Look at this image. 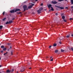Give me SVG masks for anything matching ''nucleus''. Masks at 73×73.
Here are the masks:
<instances>
[{
    "instance_id": "obj_1",
    "label": "nucleus",
    "mask_w": 73,
    "mask_h": 73,
    "mask_svg": "<svg viewBox=\"0 0 73 73\" xmlns=\"http://www.w3.org/2000/svg\"><path fill=\"white\" fill-rule=\"evenodd\" d=\"M43 10V8H42V7H40V8H39L38 10L37 11L38 13V14H39V13H41V11H42Z\"/></svg>"
},
{
    "instance_id": "obj_2",
    "label": "nucleus",
    "mask_w": 73,
    "mask_h": 73,
    "mask_svg": "<svg viewBox=\"0 0 73 73\" xmlns=\"http://www.w3.org/2000/svg\"><path fill=\"white\" fill-rule=\"evenodd\" d=\"M55 7H57L58 8H59V9H64V8L63 7H61L57 6H55Z\"/></svg>"
},
{
    "instance_id": "obj_3",
    "label": "nucleus",
    "mask_w": 73,
    "mask_h": 73,
    "mask_svg": "<svg viewBox=\"0 0 73 73\" xmlns=\"http://www.w3.org/2000/svg\"><path fill=\"white\" fill-rule=\"evenodd\" d=\"M23 8L24 11H25L26 9H27V6L26 5H25L23 6Z\"/></svg>"
},
{
    "instance_id": "obj_4",
    "label": "nucleus",
    "mask_w": 73,
    "mask_h": 73,
    "mask_svg": "<svg viewBox=\"0 0 73 73\" xmlns=\"http://www.w3.org/2000/svg\"><path fill=\"white\" fill-rule=\"evenodd\" d=\"M52 3V4H56L57 3V2L56 1H52L51 2Z\"/></svg>"
},
{
    "instance_id": "obj_5",
    "label": "nucleus",
    "mask_w": 73,
    "mask_h": 73,
    "mask_svg": "<svg viewBox=\"0 0 73 73\" xmlns=\"http://www.w3.org/2000/svg\"><path fill=\"white\" fill-rule=\"evenodd\" d=\"M25 70V69L24 68H22L21 70H20L21 72H23Z\"/></svg>"
},
{
    "instance_id": "obj_6",
    "label": "nucleus",
    "mask_w": 73,
    "mask_h": 73,
    "mask_svg": "<svg viewBox=\"0 0 73 73\" xmlns=\"http://www.w3.org/2000/svg\"><path fill=\"white\" fill-rule=\"evenodd\" d=\"M52 5L49 4L48 6V8L50 9V8H52Z\"/></svg>"
},
{
    "instance_id": "obj_7",
    "label": "nucleus",
    "mask_w": 73,
    "mask_h": 73,
    "mask_svg": "<svg viewBox=\"0 0 73 73\" xmlns=\"http://www.w3.org/2000/svg\"><path fill=\"white\" fill-rule=\"evenodd\" d=\"M20 11V9H16L15 10V12H17V11Z\"/></svg>"
},
{
    "instance_id": "obj_8",
    "label": "nucleus",
    "mask_w": 73,
    "mask_h": 73,
    "mask_svg": "<svg viewBox=\"0 0 73 73\" xmlns=\"http://www.w3.org/2000/svg\"><path fill=\"white\" fill-rule=\"evenodd\" d=\"M10 13H14V12H15V11L14 10H13L11 11H10Z\"/></svg>"
},
{
    "instance_id": "obj_9",
    "label": "nucleus",
    "mask_w": 73,
    "mask_h": 73,
    "mask_svg": "<svg viewBox=\"0 0 73 73\" xmlns=\"http://www.w3.org/2000/svg\"><path fill=\"white\" fill-rule=\"evenodd\" d=\"M11 72V70H7V73H10Z\"/></svg>"
},
{
    "instance_id": "obj_10",
    "label": "nucleus",
    "mask_w": 73,
    "mask_h": 73,
    "mask_svg": "<svg viewBox=\"0 0 73 73\" xmlns=\"http://www.w3.org/2000/svg\"><path fill=\"white\" fill-rule=\"evenodd\" d=\"M32 8V6L30 5L28 7V8L29 9H31V8Z\"/></svg>"
},
{
    "instance_id": "obj_11",
    "label": "nucleus",
    "mask_w": 73,
    "mask_h": 73,
    "mask_svg": "<svg viewBox=\"0 0 73 73\" xmlns=\"http://www.w3.org/2000/svg\"><path fill=\"white\" fill-rule=\"evenodd\" d=\"M9 24H11V23H13V21H9Z\"/></svg>"
},
{
    "instance_id": "obj_12",
    "label": "nucleus",
    "mask_w": 73,
    "mask_h": 73,
    "mask_svg": "<svg viewBox=\"0 0 73 73\" xmlns=\"http://www.w3.org/2000/svg\"><path fill=\"white\" fill-rule=\"evenodd\" d=\"M62 17V19H65V16L64 15Z\"/></svg>"
},
{
    "instance_id": "obj_13",
    "label": "nucleus",
    "mask_w": 73,
    "mask_h": 73,
    "mask_svg": "<svg viewBox=\"0 0 73 73\" xmlns=\"http://www.w3.org/2000/svg\"><path fill=\"white\" fill-rule=\"evenodd\" d=\"M16 13L17 14H20L21 13L18 11V12H17Z\"/></svg>"
},
{
    "instance_id": "obj_14",
    "label": "nucleus",
    "mask_w": 73,
    "mask_h": 73,
    "mask_svg": "<svg viewBox=\"0 0 73 73\" xmlns=\"http://www.w3.org/2000/svg\"><path fill=\"white\" fill-rule=\"evenodd\" d=\"M70 3L71 4H73V0H71Z\"/></svg>"
},
{
    "instance_id": "obj_15",
    "label": "nucleus",
    "mask_w": 73,
    "mask_h": 73,
    "mask_svg": "<svg viewBox=\"0 0 73 73\" xmlns=\"http://www.w3.org/2000/svg\"><path fill=\"white\" fill-rule=\"evenodd\" d=\"M53 46H57V44L56 43H54V44Z\"/></svg>"
},
{
    "instance_id": "obj_16",
    "label": "nucleus",
    "mask_w": 73,
    "mask_h": 73,
    "mask_svg": "<svg viewBox=\"0 0 73 73\" xmlns=\"http://www.w3.org/2000/svg\"><path fill=\"white\" fill-rule=\"evenodd\" d=\"M51 11H54V9H53V7H51Z\"/></svg>"
},
{
    "instance_id": "obj_17",
    "label": "nucleus",
    "mask_w": 73,
    "mask_h": 73,
    "mask_svg": "<svg viewBox=\"0 0 73 73\" xmlns=\"http://www.w3.org/2000/svg\"><path fill=\"white\" fill-rule=\"evenodd\" d=\"M3 27V26H0V29H2Z\"/></svg>"
},
{
    "instance_id": "obj_18",
    "label": "nucleus",
    "mask_w": 73,
    "mask_h": 73,
    "mask_svg": "<svg viewBox=\"0 0 73 73\" xmlns=\"http://www.w3.org/2000/svg\"><path fill=\"white\" fill-rule=\"evenodd\" d=\"M6 49H7V48H3V50L4 51H5V50H6Z\"/></svg>"
},
{
    "instance_id": "obj_19",
    "label": "nucleus",
    "mask_w": 73,
    "mask_h": 73,
    "mask_svg": "<svg viewBox=\"0 0 73 73\" xmlns=\"http://www.w3.org/2000/svg\"><path fill=\"white\" fill-rule=\"evenodd\" d=\"M31 6H32V7H33V6H34V5H35V4H33L32 3H31Z\"/></svg>"
},
{
    "instance_id": "obj_20",
    "label": "nucleus",
    "mask_w": 73,
    "mask_h": 73,
    "mask_svg": "<svg viewBox=\"0 0 73 73\" xmlns=\"http://www.w3.org/2000/svg\"><path fill=\"white\" fill-rule=\"evenodd\" d=\"M8 53V52H7L6 53H5L4 54V56H5Z\"/></svg>"
},
{
    "instance_id": "obj_21",
    "label": "nucleus",
    "mask_w": 73,
    "mask_h": 73,
    "mask_svg": "<svg viewBox=\"0 0 73 73\" xmlns=\"http://www.w3.org/2000/svg\"><path fill=\"white\" fill-rule=\"evenodd\" d=\"M9 24V22L7 21L6 23L5 24Z\"/></svg>"
},
{
    "instance_id": "obj_22",
    "label": "nucleus",
    "mask_w": 73,
    "mask_h": 73,
    "mask_svg": "<svg viewBox=\"0 0 73 73\" xmlns=\"http://www.w3.org/2000/svg\"><path fill=\"white\" fill-rule=\"evenodd\" d=\"M61 52H64L65 51V50H63L62 49H61Z\"/></svg>"
},
{
    "instance_id": "obj_23",
    "label": "nucleus",
    "mask_w": 73,
    "mask_h": 73,
    "mask_svg": "<svg viewBox=\"0 0 73 73\" xmlns=\"http://www.w3.org/2000/svg\"><path fill=\"white\" fill-rule=\"evenodd\" d=\"M58 50H56L55 51V53H57L58 52Z\"/></svg>"
},
{
    "instance_id": "obj_24",
    "label": "nucleus",
    "mask_w": 73,
    "mask_h": 73,
    "mask_svg": "<svg viewBox=\"0 0 73 73\" xmlns=\"http://www.w3.org/2000/svg\"><path fill=\"white\" fill-rule=\"evenodd\" d=\"M5 20H6V18H5L2 19L3 21H5Z\"/></svg>"
},
{
    "instance_id": "obj_25",
    "label": "nucleus",
    "mask_w": 73,
    "mask_h": 73,
    "mask_svg": "<svg viewBox=\"0 0 73 73\" xmlns=\"http://www.w3.org/2000/svg\"><path fill=\"white\" fill-rule=\"evenodd\" d=\"M4 48V46H1V48Z\"/></svg>"
},
{
    "instance_id": "obj_26",
    "label": "nucleus",
    "mask_w": 73,
    "mask_h": 73,
    "mask_svg": "<svg viewBox=\"0 0 73 73\" xmlns=\"http://www.w3.org/2000/svg\"><path fill=\"white\" fill-rule=\"evenodd\" d=\"M40 71H41V72H42V70H43V69H42V68H40Z\"/></svg>"
},
{
    "instance_id": "obj_27",
    "label": "nucleus",
    "mask_w": 73,
    "mask_h": 73,
    "mask_svg": "<svg viewBox=\"0 0 73 73\" xmlns=\"http://www.w3.org/2000/svg\"><path fill=\"white\" fill-rule=\"evenodd\" d=\"M69 37H70V35H67L66 37H67V38H68Z\"/></svg>"
},
{
    "instance_id": "obj_28",
    "label": "nucleus",
    "mask_w": 73,
    "mask_h": 73,
    "mask_svg": "<svg viewBox=\"0 0 73 73\" xmlns=\"http://www.w3.org/2000/svg\"><path fill=\"white\" fill-rule=\"evenodd\" d=\"M14 71V70L13 69H12L11 71V72H13Z\"/></svg>"
},
{
    "instance_id": "obj_29",
    "label": "nucleus",
    "mask_w": 73,
    "mask_h": 73,
    "mask_svg": "<svg viewBox=\"0 0 73 73\" xmlns=\"http://www.w3.org/2000/svg\"><path fill=\"white\" fill-rule=\"evenodd\" d=\"M64 0H58L59 1H64Z\"/></svg>"
},
{
    "instance_id": "obj_30",
    "label": "nucleus",
    "mask_w": 73,
    "mask_h": 73,
    "mask_svg": "<svg viewBox=\"0 0 73 73\" xmlns=\"http://www.w3.org/2000/svg\"><path fill=\"white\" fill-rule=\"evenodd\" d=\"M3 15H5V11H4L3 12Z\"/></svg>"
},
{
    "instance_id": "obj_31",
    "label": "nucleus",
    "mask_w": 73,
    "mask_h": 73,
    "mask_svg": "<svg viewBox=\"0 0 73 73\" xmlns=\"http://www.w3.org/2000/svg\"><path fill=\"white\" fill-rule=\"evenodd\" d=\"M63 20L64 22H66V20L64 19H63Z\"/></svg>"
},
{
    "instance_id": "obj_32",
    "label": "nucleus",
    "mask_w": 73,
    "mask_h": 73,
    "mask_svg": "<svg viewBox=\"0 0 73 73\" xmlns=\"http://www.w3.org/2000/svg\"><path fill=\"white\" fill-rule=\"evenodd\" d=\"M73 20V18H70V20Z\"/></svg>"
},
{
    "instance_id": "obj_33",
    "label": "nucleus",
    "mask_w": 73,
    "mask_h": 73,
    "mask_svg": "<svg viewBox=\"0 0 73 73\" xmlns=\"http://www.w3.org/2000/svg\"><path fill=\"white\" fill-rule=\"evenodd\" d=\"M13 51H11V55H12V54H13Z\"/></svg>"
},
{
    "instance_id": "obj_34",
    "label": "nucleus",
    "mask_w": 73,
    "mask_h": 73,
    "mask_svg": "<svg viewBox=\"0 0 73 73\" xmlns=\"http://www.w3.org/2000/svg\"><path fill=\"white\" fill-rule=\"evenodd\" d=\"M53 58H52V59H51L50 60V61H53Z\"/></svg>"
},
{
    "instance_id": "obj_35",
    "label": "nucleus",
    "mask_w": 73,
    "mask_h": 73,
    "mask_svg": "<svg viewBox=\"0 0 73 73\" xmlns=\"http://www.w3.org/2000/svg\"><path fill=\"white\" fill-rule=\"evenodd\" d=\"M65 8V9H68V7H66Z\"/></svg>"
},
{
    "instance_id": "obj_36",
    "label": "nucleus",
    "mask_w": 73,
    "mask_h": 73,
    "mask_svg": "<svg viewBox=\"0 0 73 73\" xmlns=\"http://www.w3.org/2000/svg\"><path fill=\"white\" fill-rule=\"evenodd\" d=\"M56 15V16H57V15H58V13H56L55 14Z\"/></svg>"
},
{
    "instance_id": "obj_37",
    "label": "nucleus",
    "mask_w": 73,
    "mask_h": 73,
    "mask_svg": "<svg viewBox=\"0 0 73 73\" xmlns=\"http://www.w3.org/2000/svg\"><path fill=\"white\" fill-rule=\"evenodd\" d=\"M71 49L72 50V51H73V48H71Z\"/></svg>"
},
{
    "instance_id": "obj_38",
    "label": "nucleus",
    "mask_w": 73,
    "mask_h": 73,
    "mask_svg": "<svg viewBox=\"0 0 73 73\" xmlns=\"http://www.w3.org/2000/svg\"><path fill=\"white\" fill-rule=\"evenodd\" d=\"M41 5L42 6V5H43V3H41Z\"/></svg>"
},
{
    "instance_id": "obj_39",
    "label": "nucleus",
    "mask_w": 73,
    "mask_h": 73,
    "mask_svg": "<svg viewBox=\"0 0 73 73\" xmlns=\"http://www.w3.org/2000/svg\"><path fill=\"white\" fill-rule=\"evenodd\" d=\"M52 47V46H49V48H50Z\"/></svg>"
},
{
    "instance_id": "obj_40",
    "label": "nucleus",
    "mask_w": 73,
    "mask_h": 73,
    "mask_svg": "<svg viewBox=\"0 0 73 73\" xmlns=\"http://www.w3.org/2000/svg\"><path fill=\"white\" fill-rule=\"evenodd\" d=\"M59 43L60 44H62V42H59Z\"/></svg>"
},
{
    "instance_id": "obj_41",
    "label": "nucleus",
    "mask_w": 73,
    "mask_h": 73,
    "mask_svg": "<svg viewBox=\"0 0 73 73\" xmlns=\"http://www.w3.org/2000/svg\"><path fill=\"white\" fill-rule=\"evenodd\" d=\"M9 49H10V48H9L7 50L8 51H9Z\"/></svg>"
},
{
    "instance_id": "obj_42",
    "label": "nucleus",
    "mask_w": 73,
    "mask_h": 73,
    "mask_svg": "<svg viewBox=\"0 0 73 73\" xmlns=\"http://www.w3.org/2000/svg\"><path fill=\"white\" fill-rule=\"evenodd\" d=\"M1 53H3V50H2L1 51Z\"/></svg>"
},
{
    "instance_id": "obj_43",
    "label": "nucleus",
    "mask_w": 73,
    "mask_h": 73,
    "mask_svg": "<svg viewBox=\"0 0 73 73\" xmlns=\"http://www.w3.org/2000/svg\"><path fill=\"white\" fill-rule=\"evenodd\" d=\"M71 36H72V37H73V34H72L71 35Z\"/></svg>"
},
{
    "instance_id": "obj_44",
    "label": "nucleus",
    "mask_w": 73,
    "mask_h": 73,
    "mask_svg": "<svg viewBox=\"0 0 73 73\" xmlns=\"http://www.w3.org/2000/svg\"><path fill=\"white\" fill-rule=\"evenodd\" d=\"M71 8H73V6H71Z\"/></svg>"
},
{
    "instance_id": "obj_45",
    "label": "nucleus",
    "mask_w": 73,
    "mask_h": 73,
    "mask_svg": "<svg viewBox=\"0 0 73 73\" xmlns=\"http://www.w3.org/2000/svg\"><path fill=\"white\" fill-rule=\"evenodd\" d=\"M19 73V72H18V71H17V72H15V73Z\"/></svg>"
},
{
    "instance_id": "obj_46",
    "label": "nucleus",
    "mask_w": 73,
    "mask_h": 73,
    "mask_svg": "<svg viewBox=\"0 0 73 73\" xmlns=\"http://www.w3.org/2000/svg\"><path fill=\"white\" fill-rule=\"evenodd\" d=\"M64 15V14L62 13V14L61 16H62V15Z\"/></svg>"
},
{
    "instance_id": "obj_47",
    "label": "nucleus",
    "mask_w": 73,
    "mask_h": 73,
    "mask_svg": "<svg viewBox=\"0 0 73 73\" xmlns=\"http://www.w3.org/2000/svg\"><path fill=\"white\" fill-rule=\"evenodd\" d=\"M10 49H11V48H12V47L11 46H10Z\"/></svg>"
},
{
    "instance_id": "obj_48",
    "label": "nucleus",
    "mask_w": 73,
    "mask_h": 73,
    "mask_svg": "<svg viewBox=\"0 0 73 73\" xmlns=\"http://www.w3.org/2000/svg\"><path fill=\"white\" fill-rule=\"evenodd\" d=\"M29 69H32V68H31V67L30 68H29Z\"/></svg>"
},
{
    "instance_id": "obj_49",
    "label": "nucleus",
    "mask_w": 73,
    "mask_h": 73,
    "mask_svg": "<svg viewBox=\"0 0 73 73\" xmlns=\"http://www.w3.org/2000/svg\"><path fill=\"white\" fill-rule=\"evenodd\" d=\"M26 10H27V11H28V9L27 8V9H26Z\"/></svg>"
},
{
    "instance_id": "obj_50",
    "label": "nucleus",
    "mask_w": 73,
    "mask_h": 73,
    "mask_svg": "<svg viewBox=\"0 0 73 73\" xmlns=\"http://www.w3.org/2000/svg\"><path fill=\"white\" fill-rule=\"evenodd\" d=\"M51 11V9H50V10L49 11L50 12V11Z\"/></svg>"
},
{
    "instance_id": "obj_51",
    "label": "nucleus",
    "mask_w": 73,
    "mask_h": 73,
    "mask_svg": "<svg viewBox=\"0 0 73 73\" xmlns=\"http://www.w3.org/2000/svg\"><path fill=\"white\" fill-rule=\"evenodd\" d=\"M15 19V18H13L12 19V20H13Z\"/></svg>"
},
{
    "instance_id": "obj_52",
    "label": "nucleus",
    "mask_w": 73,
    "mask_h": 73,
    "mask_svg": "<svg viewBox=\"0 0 73 73\" xmlns=\"http://www.w3.org/2000/svg\"><path fill=\"white\" fill-rule=\"evenodd\" d=\"M52 58V56H51L50 57V58Z\"/></svg>"
},
{
    "instance_id": "obj_53",
    "label": "nucleus",
    "mask_w": 73,
    "mask_h": 73,
    "mask_svg": "<svg viewBox=\"0 0 73 73\" xmlns=\"http://www.w3.org/2000/svg\"><path fill=\"white\" fill-rule=\"evenodd\" d=\"M1 65H0V68H1Z\"/></svg>"
},
{
    "instance_id": "obj_54",
    "label": "nucleus",
    "mask_w": 73,
    "mask_h": 73,
    "mask_svg": "<svg viewBox=\"0 0 73 73\" xmlns=\"http://www.w3.org/2000/svg\"><path fill=\"white\" fill-rule=\"evenodd\" d=\"M44 11H46V9H45L44 10Z\"/></svg>"
},
{
    "instance_id": "obj_55",
    "label": "nucleus",
    "mask_w": 73,
    "mask_h": 73,
    "mask_svg": "<svg viewBox=\"0 0 73 73\" xmlns=\"http://www.w3.org/2000/svg\"><path fill=\"white\" fill-rule=\"evenodd\" d=\"M36 1H37V0H35Z\"/></svg>"
},
{
    "instance_id": "obj_56",
    "label": "nucleus",
    "mask_w": 73,
    "mask_h": 73,
    "mask_svg": "<svg viewBox=\"0 0 73 73\" xmlns=\"http://www.w3.org/2000/svg\"><path fill=\"white\" fill-rule=\"evenodd\" d=\"M1 59V57H0V60Z\"/></svg>"
},
{
    "instance_id": "obj_57",
    "label": "nucleus",
    "mask_w": 73,
    "mask_h": 73,
    "mask_svg": "<svg viewBox=\"0 0 73 73\" xmlns=\"http://www.w3.org/2000/svg\"><path fill=\"white\" fill-rule=\"evenodd\" d=\"M1 45V43H0V45Z\"/></svg>"
},
{
    "instance_id": "obj_58",
    "label": "nucleus",
    "mask_w": 73,
    "mask_h": 73,
    "mask_svg": "<svg viewBox=\"0 0 73 73\" xmlns=\"http://www.w3.org/2000/svg\"><path fill=\"white\" fill-rule=\"evenodd\" d=\"M0 73H1V72H0Z\"/></svg>"
},
{
    "instance_id": "obj_59",
    "label": "nucleus",
    "mask_w": 73,
    "mask_h": 73,
    "mask_svg": "<svg viewBox=\"0 0 73 73\" xmlns=\"http://www.w3.org/2000/svg\"><path fill=\"white\" fill-rule=\"evenodd\" d=\"M34 3H35V2H33Z\"/></svg>"
}]
</instances>
